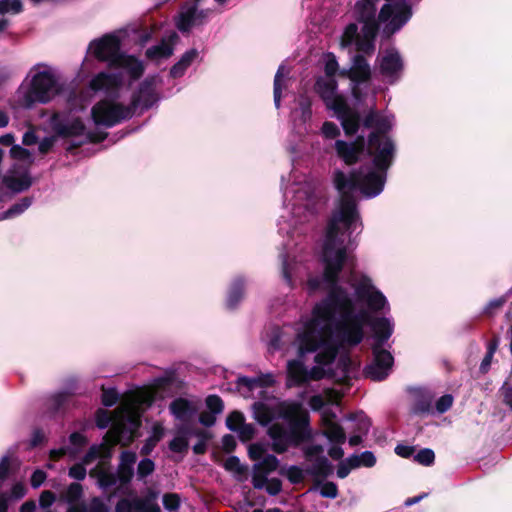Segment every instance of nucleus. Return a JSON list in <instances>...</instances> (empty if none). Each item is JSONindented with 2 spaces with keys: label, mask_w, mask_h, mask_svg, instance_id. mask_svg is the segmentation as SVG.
I'll list each match as a JSON object with an SVG mask.
<instances>
[{
  "label": "nucleus",
  "mask_w": 512,
  "mask_h": 512,
  "mask_svg": "<svg viewBox=\"0 0 512 512\" xmlns=\"http://www.w3.org/2000/svg\"><path fill=\"white\" fill-rule=\"evenodd\" d=\"M305 472L315 478V485H320L324 479L333 474V465L327 457L318 456Z\"/></svg>",
  "instance_id": "5701e85b"
},
{
  "label": "nucleus",
  "mask_w": 512,
  "mask_h": 512,
  "mask_svg": "<svg viewBox=\"0 0 512 512\" xmlns=\"http://www.w3.org/2000/svg\"><path fill=\"white\" fill-rule=\"evenodd\" d=\"M392 125L387 117L380 116L376 127L367 137V155L380 169H389L394 161L396 147L393 140L387 135Z\"/></svg>",
  "instance_id": "7ed1b4c3"
},
{
  "label": "nucleus",
  "mask_w": 512,
  "mask_h": 512,
  "mask_svg": "<svg viewBox=\"0 0 512 512\" xmlns=\"http://www.w3.org/2000/svg\"><path fill=\"white\" fill-rule=\"evenodd\" d=\"M83 494V487L80 483H71L65 493V499L68 503H75Z\"/></svg>",
  "instance_id": "13d9d810"
},
{
  "label": "nucleus",
  "mask_w": 512,
  "mask_h": 512,
  "mask_svg": "<svg viewBox=\"0 0 512 512\" xmlns=\"http://www.w3.org/2000/svg\"><path fill=\"white\" fill-rule=\"evenodd\" d=\"M328 286L327 295L314 307L313 316L321 322H330L338 315L339 321H345L355 309L354 301L339 283Z\"/></svg>",
  "instance_id": "20e7f679"
},
{
  "label": "nucleus",
  "mask_w": 512,
  "mask_h": 512,
  "mask_svg": "<svg viewBox=\"0 0 512 512\" xmlns=\"http://www.w3.org/2000/svg\"><path fill=\"white\" fill-rule=\"evenodd\" d=\"M337 88V81L334 78L329 77H318L314 84V90L323 100V102L327 101V99H330L332 96L336 95Z\"/></svg>",
  "instance_id": "c756f323"
},
{
  "label": "nucleus",
  "mask_w": 512,
  "mask_h": 512,
  "mask_svg": "<svg viewBox=\"0 0 512 512\" xmlns=\"http://www.w3.org/2000/svg\"><path fill=\"white\" fill-rule=\"evenodd\" d=\"M59 92L60 88L55 76L49 71H41L33 76L25 99L28 105L35 102L45 104L58 95Z\"/></svg>",
  "instance_id": "9d476101"
},
{
  "label": "nucleus",
  "mask_w": 512,
  "mask_h": 512,
  "mask_svg": "<svg viewBox=\"0 0 512 512\" xmlns=\"http://www.w3.org/2000/svg\"><path fill=\"white\" fill-rule=\"evenodd\" d=\"M181 499L177 493H166L163 495V505L168 511H177L180 507Z\"/></svg>",
  "instance_id": "e2e57ef3"
},
{
  "label": "nucleus",
  "mask_w": 512,
  "mask_h": 512,
  "mask_svg": "<svg viewBox=\"0 0 512 512\" xmlns=\"http://www.w3.org/2000/svg\"><path fill=\"white\" fill-rule=\"evenodd\" d=\"M324 428L323 434L331 443L341 445L346 442V433L340 424L329 422Z\"/></svg>",
  "instance_id": "4c0bfd02"
},
{
  "label": "nucleus",
  "mask_w": 512,
  "mask_h": 512,
  "mask_svg": "<svg viewBox=\"0 0 512 512\" xmlns=\"http://www.w3.org/2000/svg\"><path fill=\"white\" fill-rule=\"evenodd\" d=\"M288 378L296 386H302L307 383L308 370L300 360H290L287 365Z\"/></svg>",
  "instance_id": "473e14b6"
},
{
  "label": "nucleus",
  "mask_w": 512,
  "mask_h": 512,
  "mask_svg": "<svg viewBox=\"0 0 512 512\" xmlns=\"http://www.w3.org/2000/svg\"><path fill=\"white\" fill-rule=\"evenodd\" d=\"M198 54L195 48L186 51L179 61L170 68V76L174 79L182 77L192 62L198 57Z\"/></svg>",
  "instance_id": "2f4dec72"
},
{
  "label": "nucleus",
  "mask_w": 512,
  "mask_h": 512,
  "mask_svg": "<svg viewBox=\"0 0 512 512\" xmlns=\"http://www.w3.org/2000/svg\"><path fill=\"white\" fill-rule=\"evenodd\" d=\"M363 24L361 28L362 36L366 38L375 39L379 32V19H373L368 21H362Z\"/></svg>",
  "instance_id": "3c124183"
},
{
  "label": "nucleus",
  "mask_w": 512,
  "mask_h": 512,
  "mask_svg": "<svg viewBox=\"0 0 512 512\" xmlns=\"http://www.w3.org/2000/svg\"><path fill=\"white\" fill-rule=\"evenodd\" d=\"M379 0H359L355 3L354 12L358 22L378 19L376 4Z\"/></svg>",
  "instance_id": "cd10ccee"
},
{
  "label": "nucleus",
  "mask_w": 512,
  "mask_h": 512,
  "mask_svg": "<svg viewBox=\"0 0 512 512\" xmlns=\"http://www.w3.org/2000/svg\"><path fill=\"white\" fill-rule=\"evenodd\" d=\"M205 403L209 412L212 414H221L224 410V402L222 398L216 394L207 396Z\"/></svg>",
  "instance_id": "864d4df0"
},
{
  "label": "nucleus",
  "mask_w": 512,
  "mask_h": 512,
  "mask_svg": "<svg viewBox=\"0 0 512 512\" xmlns=\"http://www.w3.org/2000/svg\"><path fill=\"white\" fill-rule=\"evenodd\" d=\"M283 70L284 66H279L273 83V96H274V104L276 108H279L281 105V97H282V78H283Z\"/></svg>",
  "instance_id": "de8ad7c7"
},
{
  "label": "nucleus",
  "mask_w": 512,
  "mask_h": 512,
  "mask_svg": "<svg viewBox=\"0 0 512 512\" xmlns=\"http://www.w3.org/2000/svg\"><path fill=\"white\" fill-rule=\"evenodd\" d=\"M354 290L357 299L361 302H366L372 311L382 310L387 303L386 297L374 287L371 279L366 275L360 278L354 286Z\"/></svg>",
  "instance_id": "4468645a"
},
{
  "label": "nucleus",
  "mask_w": 512,
  "mask_h": 512,
  "mask_svg": "<svg viewBox=\"0 0 512 512\" xmlns=\"http://www.w3.org/2000/svg\"><path fill=\"white\" fill-rule=\"evenodd\" d=\"M101 389V402L105 407H112L119 401L120 395L116 388H105L104 386H102Z\"/></svg>",
  "instance_id": "603ef678"
},
{
  "label": "nucleus",
  "mask_w": 512,
  "mask_h": 512,
  "mask_svg": "<svg viewBox=\"0 0 512 512\" xmlns=\"http://www.w3.org/2000/svg\"><path fill=\"white\" fill-rule=\"evenodd\" d=\"M403 69L404 63L398 51H390L382 57L380 73L383 76L398 79Z\"/></svg>",
  "instance_id": "aec40b11"
},
{
  "label": "nucleus",
  "mask_w": 512,
  "mask_h": 512,
  "mask_svg": "<svg viewBox=\"0 0 512 512\" xmlns=\"http://www.w3.org/2000/svg\"><path fill=\"white\" fill-rule=\"evenodd\" d=\"M111 69L126 70L131 82L139 80L145 72V66L141 60L124 52L113 60Z\"/></svg>",
  "instance_id": "6ab92c4d"
},
{
  "label": "nucleus",
  "mask_w": 512,
  "mask_h": 512,
  "mask_svg": "<svg viewBox=\"0 0 512 512\" xmlns=\"http://www.w3.org/2000/svg\"><path fill=\"white\" fill-rule=\"evenodd\" d=\"M375 170L363 174L361 169L352 170L349 175L343 171L337 170L334 172V186L343 196L344 193H351L359 189L361 193L372 198L379 195L384 188L388 169H380L374 165Z\"/></svg>",
  "instance_id": "f03ea898"
},
{
  "label": "nucleus",
  "mask_w": 512,
  "mask_h": 512,
  "mask_svg": "<svg viewBox=\"0 0 512 512\" xmlns=\"http://www.w3.org/2000/svg\"><path fill=\"white\" fill-rule=\"evenodd\" d=\"M254 418L262 426L268 425L273 420L271 408L263 402H255L252 405Z\"/></svg>",
  "instance_id": "58836bf2"
},
{
  "label": "nucleus",
  "mask_w": 512,
  "mask_h": 512,
  "mask_svg": "<svg viewBox=\"0 0 512 512\" xmlns=\"http://www.w3.org/2000/svg\"><path fill=\"white\" fill-rule=\"evenodd\" d=\"M322 260L324 264L323 280L328 285L339 283L340 273L344 265L355 266V258L349 256L347 247L340 242V245H323Z\"/></svg>",
  "instance_id": "423d86ee"
},
{
  "label": "nucleus",
  "mask_w": 512,
  "mask_h": 512,
  "mask_svg": "<svg viewBox=\"0 0 512 512\" xmlns=\"http://www.w3.org/2000/svg\"><path fill=\"white\" fill-rule=\"evenodd\" d=\"M432 396L429 393L419 391L414 399L411 412L415 415L427 414L431 411Z\"/></svg>",
  "instance_id": "e433bc0d"
},
{
  "label": "nucleus",
  "mask_w": 512,
  "mask_h": 512,
  "mask_svg": "<svg viewBox=\"0 0 512 512\" xmlns=\"http://www.w3.org/2000/svg\"><path fill=\"white\" fill-rule=\"evenodd\" d=\"M373 361L366 365L363 374L372 381H383L388 376L394 364L392 354L383 346L372 345Z\"/></svg>",
  "instance_id": "f8f14e48"
},
{
  "label": "nucleus",
  "mask_w": 512,
  "mask_h": 512,
  "mask_svg": "<svg viewBox=\"0 0 512 512\" xmlns=\"http://www.w3.org/2000/svg\"><path fill=\"white\" fill-rule=\"evenodd\" d=\"M414 461L423 466H431L435 461V453L430 448H423L414 456Z\"/></svg>",
  "instance_id": "6e6d98bb"
},
{
  "label": "nucleus",
  "mask_w": 512,
  "mask_h": 512,
  "mask_svg": "<svg viewBox=\"0 0 512 512\" xmlns=\"http://www.w3.org/2000/svg\"><path fill=\"white\" fill-rule=\"evenodd\" d=\"M155 470V463L150 458L142 459L137 466V476L139 480L151 475Z\"/></svg>",
  "instance_id": "5fc2aeb1"
},
{
  "label": "nucleus",
  "mask_w": 512,
  "mask_h": 512,
  "mask_svg": "<svg viewBox=\"0 0 512 512\" xmlns=\"http://www.w3.org/2000/svg\"><path fill=\"white\" fill-rule=\"evenodd\" d=\"M32 197H23L19 202L17 203H14L13 205L10 206L9 209H7L2 217H0V219H9V218H12V217H15L17 215H20L21 213H23L28 207L31 206L32 204Z\"/></svg>",
  "instance_id": "79ce46f5"
},
{
  "label": "nucleus",
  "mask_w": 512,
  "mask_h": 512,
  "mask_svg": "<svg viewBox=\"0 0 512 512\" xmlns=\"http://www.w3.org/2000/svg\"><path fill=\"white\" fill-rule=\"evenodd\" d=\"M112 422L111 413L103 408L97 409L95 413V423L99 429L107 428Z\"/></svg>",
  "instance_id": "680f3d73"
},
{
  "label": "nucleus",
  "mask_w": 512,
  "mask_h": 512,
  "mask_svg": "<svg viewBox=\"0 0 512 512\" xmlns=\"http://www.w3.org/2000/svg\"><path fill=\"white\" fill-rule=\"evenodd\" d=\"M374 319L369 313L361 310L355 313V309L345 321H338L335 325L336 335L341 344H347L351 347L359 345L364 338V326L370 325Z\"/></svg>",
  "instance_id": "0eeeda50"
},
{
  "label": "nucleus",
  "mask_w": 512,
  "mask_h": 512,
  "mask_svg": "<svg viewBox=\"0 0 512 512\" xmlns=\"http://www.w3.org/2000/svg\"><path fill=\"white\" fill-rule=\"evenodd\" d=\"M360 220L357 202L353 194L344 193L340 196L338 211L334 212L326 227L325 241L323 245H340L344 240L340 237L339 224L342 223L346 230H354L353 225Z\"/></svg>",
  "instance_id": "39448f33"
},
{
  "label": "nucleus",
  "mask_w": 512,
  "mask_h": 512,
  "mask_svg": "<svg viewBox=\"0 0 512 512\" xmlns=\"http://www.w3.org/2000/svg\"><path fill=\"white\" fill-rule=\"evenodd\" d=\"M334 148L338 158L348 166L358 163L362 155L353 144L344 140H336Z\"/></svg>",
  "instance_id": "b1692460"
},
{
  "label": "nucleus",
  "mask_w": 512,
  "mask_h": 512,
  "mask_svg": "<svg viewBox=\"0 0 512 512\" xmlns=\"http://www.w3.org/2000/svg\"><path fill=\"white\" fill-rule=\"evenodd\" d=\"M3 184L14 193H20L28 190L32 186V178L29 172H24L19 177L4 176Z\"/></svg>",
  "instance_id": "7c9ffc66"
},
{
  "label": "nucleus",
  "mask_w": 512,
  "mask_h": 512,
  "mask_svg": "<svg viewBox=\"0 0 512 512\" xmlns=\"http://www.w3.org/2000/svg\"><path fill=\"white\" fill-rule=\"evenodd\" d=\"M337 119L340 121L345 135L348 137L354 136L361 125V115L353 108L340 115Z\"/></svg>",
  "instance_id": "bb28decb"
},
{
  "label": "nucleus",
  "mask_w": 512,
  "mask_h": 512,
  "mask_svg": "<svg viewBox=\"0 0 512 512\" xmlns=\"http://www.w3.org/2000/svg\"><path fill=\"white\" fill-rule=\"evenodd\" d=\"M279 473L283 476H286L289 482L292 484H300L304 481L303 470L296 465H292L288 468L282 467L279 470Z\"/></svg>",
  "instance_id": "c03bdc74"
},
{
  "label": "nucleus",
  "mask_w": 512,
  "mask_h": 512,
  "mask_svg": "<svg viewBox=\"0 0 512 512\" xmlns=\"http://www.w3.org/2000/svg\"><path fill=\"white\" fill-rule=\"evenodd\" d=\"M196 23V4L179 14L176 21L177 29L182 33H189Z\"/></svg>",
  "instance_id": "f704fd0d"
},
{
  "label": "nucleus",
  "mask_w": 512,
  "mask_h": 512,
  "mask_svg": "<svg viewBox=\"0 0 512 512\" xmlns=\"http://www.w3.org/2000/svg\"><path fill=\"white\" fill-rule=\"evenodd\" d=\"M168 447L174 453H186L189 448V441L186 437L177 435L169 442Z\"/></svg>",
  "instance_id": "052dcab7"
},
{
  "label": "nucleus",
  "mask_w": 512,
  "mask_h": 512,
  "mask_svg": "<svg viewBox=\"0 0 512 512\" xmlns=\"http://www.w3.org/2000/svg\"><path fill=\"white\" fill-rule=\"evenodd\" d=\"M280 415L288 422L289 428L286 430L278 423L271 425L267 433L272 440H290L292 445L299 446L312 439L310 415L301 403L292 402L284 405Z\"/></svg>",
  "instance_id": "f257e3e1"
},
{
  "label": "nucleus",
  "mask_w": 512,
  "mask_h": 512,
  "mask_svg": "<svg viewBox=\"0 0 512 512\" xmlns=\"http://www.w3.org/2000/svg\"><path fill=\"white\" fill-rule=\"evenodd\" d=\"M320 322L313 316V319L306 325L305 331L298 335V355L300 357L307 353L316 352L325 344L328 339L327 336H330L331 328L328 325L319 327Z\"/></svg>",
  "instance_id": "9b49d317"
},
{
  "label": "nucleus",
  "mask_w": 512,
  "mask_h": 512,
  "mask_svg": "<svg viewBox=\"0 0 512 512\" xmlns=\"http://www.w3.org/2000/svg\"><path fill=\"white\" fill-rule=\"evenodd\" d=\"M50 124L53 133L63 139L82 136L86 130V126L79 116L69 120L68 117L62 118L59 113H54Z\"/></svg>",
  "instance_id": "dca6fc26"
},
{
  "label": "nucleus",
  "mask_w": 512,
  "mask_h": 512,
  "mask_svg": "<svg viewBox=\"0 0 512 512\" xmlns=\"http://www.w3.org/2000/svg\"><path fill=\"white\" fill-rule=\"evenodd\" d=\"M348 419L356 421L355 427L353 428L354 433L359 434L361 436L368 434L369 429L371 427V421L368 417H366L365 415L358 416L355 414H350Z\"/></svg>",
  "instance_id": "49530a36"
},
{
  "label": "nucleus",
  "mask_w": 512,
  "mask_h": 512,
  "mask_svg": "<svg viewBox=\"0 0 512 512\" xmlns=\"http://www.w3.org/2000/svg\"><path fill=\"white\" fill-rule=\"evenodd\" d=\"M170 413L183 423L189 422L197 413V407L188 399L178 397L169 404Z\"/></svg>",
  "instance_id": "4be33fe9"
},
{
  "label": "nucleus",
  "mask_w": 512,
  "mask_h": 512,
  "mask_svg": "<svg viewBox=\"0 0 512 512\" xmlns=\"http://www.w3.org/2000/svg\"><path fill=\"white\" fill-rule=\"evenodd\" d=\"M412 8L405 0H400L394 4H384L378 14V19L381 23H386L392 20V25L396 29H401L411 18Z\"/></svg>",
  "instance_id": "2eb2a0df"
},
{
  "label": "nucleus",
  "mask_w": 512,
  "mask_h": 512,
  "mask_svg": "<svg viewBox=\"0 0 512 512\" xmlns=\"http://www.w3.org/2000/svg\"><path fill=\"white\" fill-rule=\"evenodd\" d=\"M245 295V280L242 277L235 278L227 292L226 307L234 310Z\"/></svg>",
  "instance_id": "a878e982"
},
{
  "label": "nucleus",
  "mask_w": 512,
  "mask_h": 512,
  "mask_svg": "<svg viewBox=\"0 0 512 512\" xmlns=\"http://www.w3.org/2000/svg\"><path fill=\"white\" fill-rule=\"evenodd\" d=\"M379 118L380 114L376 110L375 105H373L370 107L363 120L361 119V124L367 129L375 128Z\"/></svg>",
  "instance_id": "338daca9"
},
{
  "label": "nucleus",
  "mask_w": 512,
  "mask_h": 512,
  "mask_svg": "<svg viewBox=\"0 0 512 512\" xmlns=\"http://www.w3.org/2000/svg\"><path fill=\"white\" fill-rule=\"evenodd\" d=\"M279 467V460L275 455L268 454L263 460L255 464V468L264 470V473H272Z\"/></svg>",
  "instance_id": "8fccbe9b"
},
{
  "label": "nucleus",
  "mask_w": 512,
  "mask_h": 512,
  "mask_svg": "<svg viewBox=\"0 0 512 512\" xmlns=\"http://www.w3.org/2000/svg\"><path fill=\"white\" fill-rule=\"evenodd\" d=\"M347 76L353 83L357 84L370 81L371 68L364 55L356 54L353 57V65L347 72Z\"/></svg>",
  "instance_id": "412c9836"
},
{
  "label": "nucleus",
  "mask_w": 512,
  "mask_h": 512,
  "mask_svg": "<svg viewBox=\"0 0 512 512\" xmlns=\"http://www.w3.org/2000/svg\"><path fill=\"white\" fill-rule=\"evenodd\" d=\"M123 85V76L121 73L100 72L90 81V88L95 91H106L109 94L118 93Z\"/></svg>",
  "instance_id": "a211bd4d"
},
{
  "label": "nucleus",
  "mask_w": 512,
  "mask_h": 512,
  "mask_svg": "<svg viewBox=\"0 0 512 512\" xmlns=\"http://www.w3.org/2000/svg\"><path fill=\"white\" fill-rule=\"evenodd\" d=\"M245 421L244 415L238 410H234L226 418V426L231 431H237Z\"/></svg>",
  "instance_id": "4d7b16f0"
},
{
  "label": "nucleus",
  "mask_w": 512,
  "mask_h": 512,
  "mask_svg": "<svg viewBox=\"0 0 512 512\" xmlns=\"http://www.w3.org/2000/svg\"><path fill=\"white\" fill-rule=\"evenodd\" d=\"M156 100L155 80L153 77H147L139 84L138 90L132 94L129 106L135 113L140 106L145 110L151 108Z\"/></svg>",
  "instance_id": "f3484780"
},
{
  "label": "nucleus",
  "mask_w": 512,
  "mask_h": 512,
  "mask_svg": "<svg viewBox=\"0 0 512 512\" xmlns=\"http://www.w3.org/2000/svg\"><path fill=\"white\" fill-rule=\"evenodd\" d=\"M356 49L366 55H372L375 50V39L360 36L356 41Z\"/></svg>",
  "instance_id": "bf43d9fd"
},
{
  "label": "nucleus",
  "mask_w": 512,
  "mask_h": 512,
  "mask_svg": "<svg viewBox=\"0 0 512 512\" xmlns=\"http://www.w3.org/2000/svg\"><path fill=\"white\" fill-rule=\"evenodd\" d=\"M134 115L130 106L103 99L98 101L91 109V117L96 125L111 128Z\"/></svg>",
  "instance_id": "6e6552de"
},
{
  "label": "nucleus",
  "mask_w": 512,
  "mask_h": 512,
  "mask_svg": "<svg viewBox=\"0 0 512 512\" xmlns=\"http://www.w3.org/2000/svg\"><path fill=\"white\" fill-rule=\"evenodd\" d=\"M321 350L315 355L314 361L318 365H330L332 364L339 353V345L331 342L330 339L325 341L320 348Z\"/></svg>",
  "instance_id": "c85d7f7f"
},
{
  "label": "nucleus",
  "mask_w": 512,
  "mask_h": 512,
  "mask_svg": "<svg viewBox=\"0 0 512 512\" xmlns=\"http://www.w3.org/2000/svg\"><path fill=\"white\" fill-rule=\"evenodd\" d=\"M71 394L68 392H59L52 395L47 400V410L50 414H57L65 410Z\"/></svg>",
  "instance_id": "c9c22d12"
},
{
  "label": "nucleus",
  "mask_w": 512,
  "mask_h": 512,
  "mask_svg": "<svg viewBox=\"0 0 512 512\" xmlns=\"http://www.w3.org/2000/svg\"><path fill=\"white\" fill-rule=\"evenodd\" d=\"M23 11L21 0H0V15L19 14Z\"/></svg>",
  "instance_id": "09e8293b"
},
{
  "label": "nucleus",
  "mask_w": 512,
  "mask_h": 512,
  "mask_svg": "<svg viewBox=\"0 0 512 512\" xmlns=\"http://www.w3.org/2000/svg\"><path fill=\"white\" fill-rule=\"evenodd\" d=\"M359 37L360 36L358 35V26L355 23H350L346 26L344 30L342 41L345 45H350L353 42L356 43Z\"/></svg>",
  "instance_id": "69168bd1"
},
{
  "label": "nucleus",
  "mask_w": 512,
  "mask_h": 512,
  "mask_svg": "<svg viewBox=\"0 0 512 512\" xmlns=\"http://www.w3.org/2000/svg\"><path fill=\"white\" fill-rule=\"evenodd\" d=\"M324 103L328 109L334 111L337 118L351 109V107L347 104L346 99L342 95L338 94L332 96L330 99H327V101Z\"/></svg>",
  "instance_id": "a19ab883"
},
{
  "label": "nucleus",
  "mask_w": 512,
  "mask_h": 512,
  "mask_svg": "<svg viewBox=\"0 0 512 512\" xmlns=\"http://www.w3.org/2000/svg\"><path fill=\"white\" fill-rule=\"evenodd\" d=\"M225 470L234 472L239 476H246L248 467L241 464L240 459L237 456H229L224 462Z\"/></svg>",
  "instance_id": "a18cd8bd"
},
{
  "label": "nucleus",
  "mask_w": 512,
  "mask_h": 512,
  "mask_svg": "<svg viewBox=\"0 0 512 512\" xmlns=\"http://www.w3.org/2000/svg\"><path fill=\"white\" fill-rule=\"evenodd\" d=\"M371 328L374 332L375 342L373 345L383 346L384 343L391 337L393 328L390 321L386 317L375 318L371 322Z\"/></svg>",
  "instance_id": "393cba45"
},
{
  "label": "nucleus",
  "mask_w": 512,
  "mask_h": 512,
  "mask_svg": "<svg viewBox=\"0 0 512 512\" xmlns=\"http://www.w3.org/2000/svg\"><path fill=\"white\" fill-rule=\"evenodd\" d=\"M173 46L162 39L160 44L154 45L146 49L145 56L149 60L168 59L173 55Z\"/></svg>",
  "instance_id": "72a5a7b5"
},
{
  "label": "nucleus",
  "mask_w": 512,
  "mask_h": 512,
  "mask_svg": "<svg viewBox=\"0 0 512 512\" xmlns=\"http://www.w3.org/2000/svg\"><path fill=\"white\" fill-rule=\"evenodd\" d=\"M132 434L131 429L124 422H116L103 437V442L99 445H92L83 457V464H90L97 458L110 459L112 449L127 435Z\"/></svg>",
  "instance_id": "1a4fd4ad"
},
{
  "label": "nucleus",
  "mask_w": 512,
  "mask_h": 512,
  "mask_svg": "<svg viewBox=\"0 0 512 512\" xmlns=\"http://www.w3.org/2000/svg\"><path fill=\"white\" fill-rule=\"evenodd\" d=\"M320 488V495L324 498H330L335 499L338 497L339 491L338 487L334 482L327 481L325 483H322L319 485Z\"/></svg>",
  "instance_id": "774afa93"
},
{
  "label": "nucleus",
  "mask_w": 512,
  "mask_h": 512,
  "mask_svg": "<svg viewBox=\"0 0 512 512\" xmlns=\"http://www.w3.org/2000/svg\"><path fill=\"white\" fill-rule=\"evenodd\" d=\"M144 504L145 502L140 497L121 498L115 505V512H140L144 509Z\"/></svg>",
  "instance_id": "ea45409f"
},
{
  "label": "nucleus",
  "mask_w": 512,
  "mask_h": 512,
  "mask_svg": "<svg viewBox=\"0 0 512 512\" xmlns=\"http://www.w3.org/2000/svg\"><path fill=\"white\" fill-rule=\"evenodd\" d=\"M116 475L121 485H127L134 476V468L119 464Z\"/></svg>",
  "instance_id": "0e129e2a"
},
{
  "label": "nucleus",
  "mask_w": 512,
  "mask_h": 512,
  "mask_svg": "<svg viewBox=\"0 0 512 512\" xmlns=\"http://www.w3.org/2000/svg\"><path fill=\"white\" fill-rule=\"evenodd\" d=\"M347 462H352L351 466L373 467L376 464V457L371 451H364L361 455H352L347 458Z\"/></svg>",
  "instance_id": "37998d69"
},
{
  "label": "nucleus",
  "mask_w": 512,
  "mask_h": 512,
  "mask_svg": "<svg viewBox=\"0 0 512 512\" xmlns=\"http://www.w3.org/2000/svg\"><path fill=\"white\" fill-rule=\"evenodd\" d=\"M90 48L93 49L94 57L100 62H107L110 69L113 60L123 53L119 37L113 34H106L100 39L93 40Z\"/></svg>",
  "instance_id": "ddd939ff"
}]
</instances>
